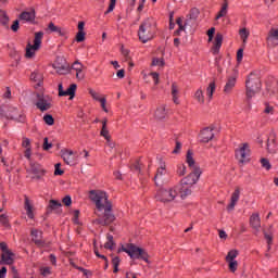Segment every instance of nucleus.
Returning <instances> with one entry per match:
<instances>
[{
    "mask_svg": "<svg viewBox=\"0 0 278 278\" xmlns=\"http://www.w3.org/2000/svg\"><path fill=\"white\" fill-rule=\"evenodd\" d=\"M122 55H124L126 62H129V60H130L129 50H127V49H122Z\"/></svg>",
    "mask_w": 278,
    "mask_h": 278,
    "instance_id": "nucleus-62",
    "label": "nucleus"
},
{
    "mask_svg": "<svg viewBox=\"0 0 278 278\" xmlns=\"http://www.w3.org/2000/svg\"><path fill=\"white\" fill-rule=\"evenodd\" d=\"M155 86H157V84H160V74L157 72H152L150 73Z\"/></svg>",
    "mask_w": 278,
    "mask_h": 278,
    "instance_id": "nucleus-51",
    "label": "nucleus"
},
{
    "mask_svg": "<svg viewBox=\"0 0 278 278\" xmlns=\"http://www.w3.org/2000/svg\"><path fill=\"white\" fill-rule=\"evenodd\" d=\"M277 91H278L277 80H273L269 84H267V92H269V94H275Z\"/></svg>",
    "mask_w": 278,
    "mask_h": 278,
    "instance_id": "nucleus-31",
    "label": "nucleus"
},
{
    "mask_svg": "<svg viewBox=\"0 0 278 278\" xmlns=\"http://www.w3.org/2000/svg\"><path fill=\"white\" fill-rule=\"evenodd\" d=\"M36 18V11H24L20 15V21H26L27 23H31Z\"/></svg>",
    "mask_w": 278,
    "mask_h": 278,
    "instance_id": "nucleus-17",
    "label": "nucleus"
},
{
    "mask_svg": "<svg viewBox=\"0 0 278 278\" xmlns=\"http://www.w3.org/2000/svg\"><path fill=\"white\" fill-rule=\"evenodd\" d=\"M56 73L60 75H64V73H68V67L62 66V67H56Z\"/></svg>",
    "mask_w": 278,
    "mask_h": 278,
    "instance_id": "nucleus-61",
    "label": "nucleus"
},
{
    "mask_svg": "<svg viewBox=\"0 0 278 278\" xmlns=\"http://www.w3.org/2000/svg\"><path fill=\"white\" fill-rule=\"evenodd\" d=\"M11 29L12 31H18V20L13 22Z\"/></svg>",
    "mask_w": 278,
    "mask_h": 278,
    "instance_id": "nucleus-64",
    "label": "nucleus"
},
{
    "mask_svg": "<svg viewBox=\"0 0 278 278\" xmlns=\"http://www.w3.org/2000/svg\"><path fill=\"white\" fill-rule=\"evenodd\" d=\"M249 155H251L249 143H242L239 149L236 150V157L240 164H247V162H249Z\"/></svg>",
    "mask_w": 278,
    "mask_h": 278,
    "instance_id": "nucleus-9",
    "label": "nucleus"
},
{
    "mask_svg": "<svg viewBox=\"0 0 278 278\" xmlns=\"http://www.w3.org/2000/svg\"><path fill=\"white\" fill-rule=\"evenodd\" d=\"M43 121H45L46 125H49V126L54 125V123H55V119L53 118V115H51V114H46L43 116Z\"/></svg>",
    "mask_w": 278,
    "mask_h": 278,
    "instance_id": "nucleus-40",
    "label": "nucleus"
},
{
    "mask_svg": "<svg viewBox=\"0 0 278 278\" xmlns=\"http://www.w3.org/2000/svg\"><path fill=\"white\" fill-rule=\"evenodd\" d=\"M114 8H116V0H110L109 9L105 14H110V12H114Z\"/></svg>",
    "mask_w": 278,
    "mask_h": 278,
    "instance_id": "nucleus-50",
    "label": "nucleus"
},
{
    "mask_svg": "<svg viewBox=\"0 0 278 278\" xmlns=\"http://www.w3.org/2000/svg\"><path fill=\"white\" fill-rule=\"evenodd\" d=\"M62 203L66 206L70 207V205L73 203V200L71 199V195H65L62 200Z\"/></svg>",
    "mask_w": 278,
    "mask_h": 278,
    "instance_id": "nucleus-53",
    "label": "nucleus"
},
{
    "mask_svg": "<svg viewBox=\"0 0 278 278\" xmlns=\"http://www.w3.org/2000/svg\"><path fill=\"white\" fill-rule=\"evenodd\" d=\"M261 164L263 168H266V170H270V162L267 159H261Z\"/></svg>",
    "mask_w": 278,
    "mask_h": 278,
    "instance_id": "nucleus-46",
    "label": "nucleus"
},
{
    "mask_svg": "<svg viewBox=\"0 0 278 278\" xmlns=\"http://www.w3.org/2000/svg\"><path fill=\"white\" fill-rule=\"evenodd\" d=\"M0 249H1L2 253H7L8 251H10V249H8V244H5V242L0 243Z\"/></svg>",
    "mask_w": 278,
    "mask_h": 278,
    "instance_id": "nucleus-63",
    "label": "nucleus"
},
{
    "mask_svg": "<svg viewBox=\"0 0 278 278\" xmlns=\"http://www.w3.org/2000/svg\"><path fill=\"white\" fill-rule=\"evenodd\" d=\"M1 264H7L8 266H12V264H14V253L11 250L2 252Z\"/></svg>",
    "mask_w": 278,
    "mask_h": 278,
    "instance_id": "nucleus-16",
    "label": "nucleus"
},
{
    "mask_svg": "<svg viewBox=\"0 0 278 278\" xmlns=\"http://www.w3.org/2000/svg\"><path fill=\"white\" fill-rule=\"evenodd\" d=\"M152 66H164V60L163 59H153Z\"/></svg>",
    "mask_w": 278,
    "mask_h": 278,
    "instance_id": "nucleus-55",
    "label": "nucleus"
},
{
    "mask_svg": "<svg viewBox=\"0 0 278 278\" xmlns=\"http://www.w3.org/2000/svg\"><path fill=\"white\" fill-rule=\"evenodd\" d=\"M61 157L63 159V162H65V164L68 166H75V164H77L78 156L72 150H62Z\"/></svg>",
    "mask_w": 278,
    "mask_h": 278,
    "instance_id": "nucleus-13",
    "label": "nucleus"
},
{
    "mask_svg": "<svg viewBox=\"0 0 278 278\" xmlns=\"http://www.w3.org/2000/svg\"><path fill=\"white\" fill-rule=\"evenodd\" d=\"M220 47H223V35L217 34L215 37L213 49H212V52L214 53V55H217V53H219Z\"/></svg>",
    "mask_w": 278,
    "mask_h": 278,
    "instance_id": "nucleus-18",
    "label": "nucleus"
},
{
    "mask_svg": "<svg viewBox=\"0 0 278 278\" xmlns=\"http://www.w3.org/2000/svg\"><path fill=\"white\" fill-rule=\"evenodd\" d=\"M106 242L104 243V249L112 250L114 247V237L112 235L106 236Z\"/></svg>",
    "mask_w": 278,
    "mask_h": 278,
    "instance_id": "nucleus-36",
    "label": "nucleus"
},
{
    "mask_svg": "<svg viewBox=\"0 0 278 278\" xmlns=\"http://www.w3.org/2000/svg\"><path fill=\"white\" fill-rule=\"evenodd\" d=\"M227 8H229V4L227 3V0L224 1L220 11L218 12L216 18H223V16H227Z\"/></svg>",
    "mask_w": 278,
    "mask_h": 278,
    "instance_id": "nucleus-33",
    "label": "nucleus"
},
{
    "mask_svg": "<svg viewBox=\"0 0 278 278\" xmlns=\"http://www.w3.org/2000/svg\"><path fill=\"white\" fill-rule=\"evenodd\" d=\"M216 31V28L212 27L211 29H208L207 31V36H208V42H212V40L214 39V34Z\"/></svg>",
    "mask_w": 278,
    "mask_h": 278,
    "instance_id": "nucleus-58",
    "label": "nucleus"
},
{
    "mask_svg": "<svg viewBox=\"0 0 278 278\" xmlns=\"http://www.w3.org/2000/svg\"><path fill=\"white\" fill-rule=\"evenodd\" d=\"M60 166H62V164H60V163H56V164H55L54 175H64V170H62V169L60 168Z\"/></svg>",
    "mask_w": 278,
    "mask_h": 278,
    "instance_id": "nucleus-60",
    "label": "nucleus"
},
{
    "mask_svg": "<svg viewBox=\"0 0 278 278\" xmlns=\"http://www.w3.org/2000/svg\"><path fill=\"white\" fill-rule=\"evenodd\" d=\"M179 185L176 187L162 188L156 192V201L161 203H172L177 199V194H179Z\"/></svg>",
    "mask_w": 278,
    "mask_h": 278,
    "instance_id": "nucleus-4",
    "label": "nucleus"
},
{
    "mask_svg": "<svg viewBox=\"0 0 278 278\" xmlns=\"http://www.w3.org/2000/svg\"><path fill=\"white\" fill-rule=\"evenodd\" d=\"M194 98L197 99V101H198L199 103H205V97L203 96V90L198 89V90L195 91Z\"/></svg>",
    "mask_w": 278,
    "mask_h": 278,
    "instance_id": "nucleus-38",
    "label": "nucleus"
},
{
    "mask_svg": "<svg viewBox=\"0 0 278 278\" xmlns=\"http://www.w3.org/2000/svg\"><path fill=\"white\" fill-rule=\"evenodd\" d=\"M245 88L248 99H253V97H255V94L262 90V81L260 80V77L253 73L250 74L245 81Z\"/></svg>",
    "mask_w": 278,
    "mask_h": 278,
    "instance_id": "nucleus-5",
    "label": "nucleus"
},
{
    "mask_svg": "<svg viewBox=\"0 0 278 278\" xmlns=\"http://www.w3.org/2000/svg\"><path fill=\"white\" fill-rule=\"evenodd\" d=\"M177 173L180 177H184V175H186V165H179Z\"/></svg>",
    "mask_w": 278,
    "mask_h": 278,
    "instance_id": "nucleus-57",
    "label": "nucleus"
},
{
    "mask_svg": "<svg viewBox=\"0 0 278 278\" xmlns=\"http://www.w3.org/2000/svg\"><path fill=\"white\" fill-rule=\"evenodd\" d=\"M48 29L50 31H54L56 34H60L61 33V29L60 27L55 26V24H53V22H51L49 25H48Z\"/></svg>",
    "mask_w": 278,
    "mask_h": 278,
    "instance_id": "nucleus-48",
    "label": "nucleus"
},
{
    "mask_svg": "<svg viewBox=\"0 0 278 278\" xmlns=\"http://www.w3.org/2000/svg\"><path fill=\"white\" fill-rule=\"evenodd\" d=\"M112 264H113V266H114L113 273H118V264H121V258H118V256H115V257L112 260Z\"/></svg>",
    "mask_w": 278,
    "mask_h": 278,
    "instance_id": "nucleus-45",
    "label": "nucleus"
},
{
    "mask_svg": "<svg viewBox=\"0 0 278 278\" xmlns=\"http://www.w3.org/2000/svg\"><path fill=\"white\" fill-rule=\"evenodd\" d=\"M61 207H62V203L60 201L50 200L47 213L51 214V212H60Z\"/></svg>",
    "mask_w": 278,
    "mask_h": 278,
    "instance_id": "nucleus-22",
    "label": "nucleus"
},
{
    "mask_svg": "<svg viewBox=\"0 0 278 278\" xmlns=\"http://www.w3.org/2000/svg\"><path fill=\"white\" fill-rule=\"evenodd\" d=\"M22 147L24 149H31V141L29 140V138H23Z\"/></svg>",
    "mask_w": 278,
    "mask_h": 278,
    "instance_id": "nucleus-49",
    "label": "nucleus"
},
{
    "mask_svg": "<svg viewBox=\"0 0 278 278\" xmlns=\"http://www.w3.org/2000/svg\"><path fill=\"white\" fill-rule=\"evenodd\" d=\"M31 236H33V242L37 247H42L45 244V241H42V232L38 230H31Z\"/></svg>",
    "mask_w": 278,
    "mask_h": 278,
    "instance_id": "nucleus-21",
    "label": "nucleus"
},
{
    "mask_svg": "<svg viewBox=\"0 0 278 278\" xmlns=\"http://www.w3.org/2000/svg\"><path fill=\"white\" fill-rule=\"evenodd\" d=\"M267 40H278V29H271Z\"/></svg>",
    "mask_w": 278,
    "mask_h": 278,
    "instance_id": "nucleus-43",
    "label": "nucleus"
},
{
    "mask_svg": "<svg viewBox=\"0 0 278 278\" xmlns=\"http://www.w3.org/2000/svg\"><path fill=\"white\" fill-rule=\"evenodd\" d=\"M172 97L173 102L176 105H179V86H177L175 83L172 85Z\"/></svg>",
    "mask_w": 278,
    "mask_h": 278,
    "instance_id": "nucleus-25",
    "label": "nucleus"
},
{
    "mask_svg": "<svg viewBox=\"0 0 278 278\" xmlns=\"http://www.w3.org/2000/svg\"><path fill=\"white\" fill-rule=\"evenodd\" d=\"M36 108L40 110V112H47L53 108V100L51 97L47 94H37V102H36Z\"/></svg>",
    "mask_w": 278,
    "mask_h": 278,
    "instance_id": "nucleus-8",
    "label": "nucleus"
},
{
    "mask_svg": "<svg viewBox=\"0 0 278 278\" xmlns=\"http://www.w3.org/2000/svg\"><path fill=\"white\" fill-rule=\"evenodd\" d=\"M240 37L241 40H243V42H247V39L249 38V30H247V28H242L240 31Z\"/></svg>",
    "mask_w": 278,
    "mask_h": 278,
    "instance_id": "nucleus-44",
    "label": "nucleus"
},
{
    "mask_svg": "<svg viewBox=\"0 0 278 278\" xmlns=\"http://www.w3.org/2000/svg\"><path fill=\"white\" fill-rule=\"evenodd\" d=\"M264 113L265 114H275V108L270 106V104H266Z\"/></svg>",
    "mask_w": 278,
    "mask_h": 278,
    "instance_id": "nucleus-56",
    "label": "nucleus"
},
{
    "mask_svg": "<svg viewBox=\"0 0 278 278\" xmlns=\"http://www.w3.org/2000/svg\"><path fill=\"white\" fill-rule=\"evenodd\" d=\"M186 162L189 168H191V173L187 177L182 178L177 187L182 199H186V197H190V194H192L191 188L194 186V184H197V181H199V177H201V168L197 166V163L192 157V151L190 150L187 152Z\"/></svg>",
    "mask_w": 278,
    "mask_h": 278,
    "instance_id": "nucleus-2",
    "label": "nucleus"
},
{
    "mask_svg": "<svg viewBox=\"0 0 278 278\" xmlns=\"http://www.w3.org/2000/svg\"><path fill=\"white\" fill-rule=\"evenodd\" d=\"M155 118L159 121H162L163 118H166V106L161 105L155 111Z\"/></svg>",
    "mask_w": 278,
    "mask_h": 278,
    "instance_id": "nucleus-27",
    "label": "nucleus"
},
{
    "mask_svg": "<svg viewBox=\"0 0 278 278\" xmlns=\"http://www.w3.org/2000/svg\"><path fill=\"white\" fill-rule=\"evenodd\" d=\"M195 18L197 15L194 14V11L191 12L189 20L184 21L182 17H178L176 23L179 28L175 31V36H179L181 31H186V27L190 25V21H194Z\"/></svg>",
    "mask_w": 278,
    "mask_h": 278,
    "instance_id": "nucleus-12",
    "label": "nucleus"
},
{
    "mask_svg": "<svg viewBox=\"0 0 278 278\" xmlns=\"http://www.w3.org/2000/svg\"><path fill=\"white\" fill-rule=\"evenodd\" d=\"M72 71H79V70H84L86 68L84 66V64H81L79 61H75L73 64H72Z\"/></svg>",
    "mask_w": 278,
    "mask_h": 278,
    "instance_id": "nucleus-42",
    "label": "nucleus"
},
{
    "mask_svg": "<svg viewBox=\"0 0 278 278\" xmlns=\"http://www.w3.org/2000/svg\"><path fill=\"white\" fill-rule=\"evenodd\" d=\"M24 210H26V214L28 218H34V206L29 202V198L25 197V202H24Z\"/></svg>",
    "mask_w": 278,
    "mask_h": 278,
    "instance_id": "nucleus-24",
    "label": "nucleus"
},
{
    "mask_svg": "<svg viewBox=\"0 0 278 278\" xmlns=\"http://www.w3.org/2000/svg\"><path fill=\"white\" fill-rule=\"evenodd\" d=\"M0 116L4 118H11V121H22L23 115L18 113V109L14 106H9L5 109L0 108Z\"/></svg>",
    "mask_w": 278,
    "mask_h": 278,
    "instance_id": "nucleus-11",
    "label": "nucleus"
},
{
    "mask_svg": "<svg viewBox=\"0 0 278 278\" xmlns=\"http://www.w3.org/2000/svg\"><path fill=\"white\" fill-rule=\"evenodd\" d=\"M228 263V267L230 273H236L238 270V261H226Z\"/></svg>",
    "mask_w": 278,
    "mask_h": 278,
    "instance_id": "nucleus-39",
    "label": "nucleus"
},
{
    "mask_svg": "<svg viewBox=\"0 0 278 278\" xmlns=\"http://www.w3.org/2000/svg\"><path fill=\"white\" fill-rule=\"evenodd\" d=\"M122 251L127 253L131 260H143L147 262V252L132 243H128L126 245H122Z\"/></svg>",
    "mask_w": 278,
    "mask_h": 278,
    "instance_id": "nucleus-6",
    "label": "nucleus"
},
{
    "mask_svg": "<svg viewBox=\"0 0 278 278\" xmlns=\"http://www.w3.org/2000/svg\"><path fill=\"white\" fill-rule=\"evenodd\" d=\"M238 201H240V188H237L235 192L231 194L230 203L227 206L228 212H232L235 210Z\"/></svg>",
    "mask_w": 278,
    "mask_h": 278,
    "instance_id": "nucleus-15",
    "label": "nucleus"
},
{
    "mask_svg": "<svg viewBox=\"0 0 278 278\" xmlns=\"http://www.w3.org/2000/svg\"><path fill=\"white\" fill-rule=\"evenodd\" d=\"M239 252L238 250H230L226 256V262H233L236 257H238Z\"/></svg>",
    "mask_w": 278,
    "mask_h": 278,
    "instance_id": "nucleus-35",
    "label": "nucleus"
},
{
    "mask_svg": "<svg viewBox=\"0 0 278 278\" xmlns=\"http://www.w3.org/2000/svg\"><path fill=\"white\" fill-rule=\"evenodd\" d=\"M214 128L212 127H206L201 130L200 132V142L207 143L210 140L214 139Z\"/></svg>",
    "mask_w": 278,
    "mask_h": 278,
    "instance_id": "nucleus-14",
    "label": "nucleus"
},
{
    "mask_svg": "<svg viewBox=\"0 0 278 278\" xmlns=\"http://www.w3.org/2000/svg\"><path fill=\"white\" fill-rule=\"evenodd\" d=\"M89 199L96 204V225L108 227V225H112L116 220V216L112 212V202L108 200V193L105 191L91 190L89 192Z\"/></svg>",
    "mask_w": 278,
    "mask_h": 278,
    "instance_id": "nucleus-1",
    "label": "nucleus"
},
{
    "mask_svg": "<svg viewBox=\"0 0 278 278\" xmlns=\"http://www.w3.org/2000/svg\"><path fill=\"white\" fill-rule=\"evenodd\" d=\"M168 181V172L166 170V163H161L154 176V182L156 186H162Z\"/></svg>",
    "mask_w": 278,
    "mask_h": 278,
    "instance_id": "nucleus-10",
    "label": "nucleus"
},
{
    "mask_svg": "<svg viewBox=\"0 0 278 278\" xmlns=\"http://www.w3.org/2000/svg\"><path fill=\"white\" fill-rule=\"evenodd\" d=\"M45 36V33L38 31L35 33V39H34V45L28 43L26 47V58H34L36 55V51L40 49V45H42V38Z\"/></svg>",
    "mask_w": 278,
    "mask_h": 278,
    "instance_id": "nucleus-7",
    "label": "nucleus"
},
{
    "mask_svg": "<svg viewBox=\"0 0 278 278\" xmlns=\"http://www.w3.org/2000/svg\"><path fill=\"white\" fill-rule=\"evenodd\" d=\"M276 146H277V140L275 139V135H273V139L267 140V150L269 151V153H273V150L270 149V147H276Z\"/></svg>",
    "mask_w": 278,
    "mask_h": 278,
    "instance_id": "nucleus-41",
    "label": "nucleus"
},
{
    "mask_svg": "<svg viewBox=\"0 0 278 278\" xmlns=\"http://www.w3.org/2000/svg\"><path fill=\"white\" fill-rule=\"evenodd\" d=\"M250 224L253 227V229H260V227H262V222L260 219V214L254 213L251 217H250Z\"/></svg>",
    "mask_w": 278,
    "mask_h": 278,
    "instance_id": "nucleus-23",
    "label": "nucleus"
},
{
    "mask_svg": "<svg viewBox=\"0 0 278 278\" xmlns=\"http://www.w3.org/2000/svg\"><path fill=\"white\" fill-rule=\"evenodd\" d=\"M53 147V144L49 143V138H45L43 139V151H49V149H51Z\"/></svg>",
    "mask_w": 278,
    "mask_h": 278,
    "instance_id": "nucleus-54",
    "label": "nucleus"
},
{
    "mask_svg": "<svg viewBox=\"0 0 278 278\" xmlns=\"http://www.w3.org/2000/svg\"><path fill=\"white\" fill-rule=\"evenodd\" d=\"M90 94H91V97H92V99H94L96 101H99L100 103H101V108L105 111V112H108V109L105 108V98H101L100 96H99V93H97L96 91H90Z\"/></svg>",
    "mask_w": 278,
    "mask_h": 278,
    "instance_id": "nucleus-26",
    "label": "nucleus"
},
{
    "mask_svg": "<svg viewBox=\"0 0 278 278\" xmlns=\"http://www.w3.org/2000/svg\"><path fill=\"white\" fill-rule=\"evenodd\" d=\"M86 40V33L85 31H78L76 35V41L84 42Z\"/></svg>",
    "mask_w": 278,
    "mask_h": 278,
    "instance_id": "nucleus-47",
    "label": "nucleus"
},
{
    "mask_svg": "<svg viewBox=\"0 0 278 278\" xmlns=\"http://www.w3.org/2000/svg\"><path fill=\"white\" fill-rule=\"evenodd\" d=\"M157 26L153 17L146 18L139 26L138 37L141 42L147 43L155 38Z\"/></svg>",
    "mask_w": 278,
    "mask_h": 278,
    "instance_id": "nucleus-3",
    "label": "nucleus"
},
{
    "mask_svg": "<svg viewBox=\"0 0 278 278\" xmlns=\"http://www.w3.org/2000/svg\"><path fill=\"white\" fill-rule=\"evenodd\" d=\"M244 56V50L243 49H239L237 51V62H242V58Z\"/></svg>",
    "mask_w": 278,
    "mask_h": 278,
    "instance_id": "nucleus-59",
    "label": "nucleus"
},
{
    "mask_svg": "<svg viewBox=\"0 0 278 278\" xmlns=\"http://www.w3.org/2000/svg\"><path fill=\"white\" fill-rule=\"evenodd\" d=\"M31 81H36L37 86H42V74L38 72H33L30 74Z\"/></svg>",
    "mask_w": 278,
    "mask_h": 278,
    "instance_id": "nucleus-30",
    "label": "nucleus"
},
{
    "mask_svg": "<svg viewBox=\"0 0 278 278\" xmlns=\"http://www.w3.org/2000/svg\"><path fill=\"white\" fill-rule=\"evenodd\" d=\"M235 87H236V76L228 77V80L224 87L225 94H229Z\"/></svg>",
    "mask_w": 278,
    "mask_h": 278,
    "instance_id": "nucleus-20",
    "label": "nucleus"
},
{
    "mask_svg": "<svg viewBox=\"0 0 278 278\" xmlns=\"http://www.w3.org/2000/svg\"><path fill=\"white\" fill-rule=\"evenodd\" d=\"M0 23L3 27L8 28V23H10V17L5 13V11H0Z\"/></svg>",
    "mask_w": 278,
    "mask_h": 278,
    "instance_id": "nucleus-32",
    "label": "nucleus"
},
{
    "mask_svg": "<svg viewBox=\"0 0 278 278\" xmlns=\"http://www.w3.org/2000/svg\"><path fill=\"white\" fill-rule=\"evenodd\" d=\"M75 90H77V85L72 84L67 90L64 91L63 97H70V99L75 98Z\"/></svg>",
    "mask_w": 278,
    "mask_h": 278,
    "instance_id": "nucleus-28",
    "label": "nucleus"
},
{
    "mask_svg": "<svg viewBox=\"0 0 278 278\" xmlns=\"http://www.w3.org/2000/svg\"><path fill=\"white\" fill-rule=\"evenodd\" d=\"M216 90V83H211L206 89V97L211 101L212 97H214V91Z\"/></svg>",
    "mask_w": 278,
    "mask_h": 278,
    "instance_id": "nucleus-34",
    "label": "nucleus"
},
{
    "mask_svg": "<svg viewBox=\"0 0 278 278\" xmlns=\"http://www.w3.org/2000/svg\"><path fill=\"white\" fill-rule=\"evenodd\" d=\"M30 172L37 177V179H40L42 175H45V169L36 163H30Z\"/></svg>",
    "mask_w": 278,
    "mask_h": 278,
    "instance_id": "nucleus-19",
    "label": "nucleus"
},
{
    "mask_svg": "<svg viewBox=\"0 0 278 278\" xmlns=\"http://www.w3.org/2000/svg\"><path fill=\"white\" fill-rule=\"evenodd\" d=\"M100 134L103 138H105V140H110V130H108V119L102 121V129Z\"/></svg>",
    "mask_w": 278,
    "mask_h": 278,
    "instance_id": "nucleus-29",
    "label": "nucleus"
},
{
    "mask_svg": "<svg viewBox=\"0 0 278 278\" xmlns=\"http://www.w3.org/2000/svg\"><path fill=\"white\" fill-rule=\"evenodd\" d=\"M142 163L140 161H137L132 164L131 170H135V173H138L140 175L142 173Z\"/></svg>",
    "mask_w": 278,
    "mask_h": 278,
    "instance_id": "nucleus-37",
    "label": "nucleus"
},
{
    "mask_svg": "<svg viewBox=\"0 0 278 278\" xmlns=\"http://www.w3.org/2000/svg\"><path fill=\"white\" fill-rule=\"evenodd\" d=\"M40 273L42 277H48V275H51V267H41Z\"/></svg>",
    "mask_w": 278,
    "mask_h": 278,
    "instance_id": "nucleus-52",
    "label": "nucleus"
}]
</instances>
